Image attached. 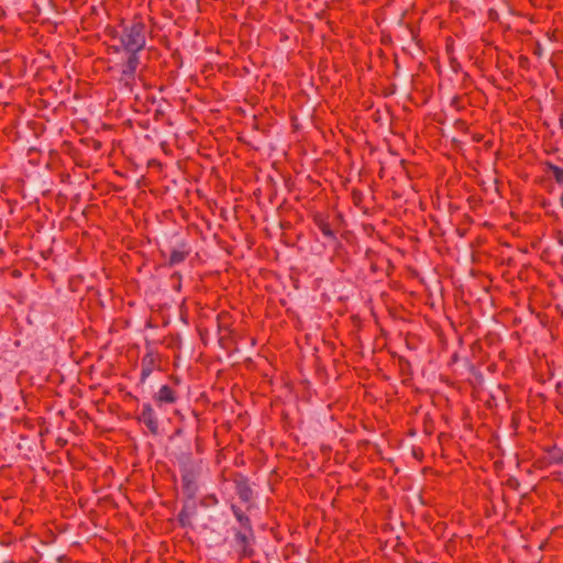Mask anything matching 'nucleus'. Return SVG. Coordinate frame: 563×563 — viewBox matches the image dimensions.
<instances>
[{
	"label": "nucleus",
	"mask_w": 563,
	"mask_h": 563,
	"mask_svg": "<svg viewBox=\"0 0 563 563\" xmlns=\"http://www.w3.org/2000/svg\"><path fill=\"white\" fill-rule=\"evenodd\" d=\"M154 400L158 405L168 404L173 405L177 401L178 396L175 389L168 385H163L158 391L154 395Z\"/></svg>",
	"instance_id": "obj_9"
},
{
	"label": "nucleus",
	"mask_w": 563,
	"mask_h": 563,
	"mask_svg": "<svg viewBox=\"0 0 563 563\" xmlns=\"http://www.w3.org/2000/svg\"><path fill=\"white\" fill-rule=\"evenodd\" d=\"M110 36L118 44L112 45L114 53L140 54L146 44V25L141 19L131 22H121L118 27L111 30Z\"/></svg>",
	"instance_id": "obj_1"
},
{
	"label": "nucleus",
	"mask_w": 563,
	"mask_h": 563,
	"mask_svg": "<svg viewBox=\"0 0 563 563\" xmlns=\"http://www.w3.org/2000/svg\"><path fill=\"white\" fill-rule=\"evenodd\" d=\"M157 363V355L153 352H147L142 358L141 369V382L144 383L146 378L152 374Z\"/></svg>",
	"instance_id": "obj_10"
},
{
	"label": "nucleus",
	"mask_w": 563,
	"mask_h": 563,
	"mask_svg": "<svg viewBox=\"0 0 563 563\" xmlns=\"http://www.w3.org/2000/svg\"><path fill=\"white\" fill-rule=\"evenodd\" d=\"M197 514V504L195 499H188L184 501L183 508L177 516V521L181 528H192V518Z\"/></svg>",
	"instance_id": "obj_6"
},
{
	"label": "nucleus",
	"mask_w": 563,
	"mask_h": 563,
	"mask_svg": "<svg viewBox=\"0 0 563 563\" xmlns=\"http://www.w3.org/2000/svg\"><path fill=\"white\" fill-rule=\"evenodd\" d=\"M183 493L188 499H195L198 493L197 473L194 468H185L181 473Z\"/></svg>",
	"instance_id": "obj_4"
},
{
	"label": "nucleus",
	"mask_w": 563,
	"mask_h": 563,
	"mask_svg": "<svg viewBox=\"0 0 563 563\" xmlns=\"http://www.w3.org/2000/svg\"><path fill=\"white\" fill-rule=\"evenodd\" d=\"M233 549L240 560L254 555L255 534L253 528H232Z\"/></svg>",
	"instance_id": "obj_2"
},
{
	"label": "nucleus",
	"mask_w": 563,
	"mask_h": 563,
	"mask_svg": "<svg viewBox=\"0 0 563 563\" xmlns=\"http://www.w3.org/2000/svg\"><path fill=\"white\" fill-rule=\"evenodd\" d=\"M544 170L550 174L559 185H563V168L556 166L552 162H544Z\"/></svg>",
	"instance_id": "obj_13"
},
{
	"label": "nucleus",
	"mask_w": 563,
	"mask_h": 563,
	"mask_svg": "<svg viewBox=\"0 0 563 563\" xmlns=\"http://www.w3.org/2000/svg\"><path fill=\"white\" fill-rule=\"evenodd\" d=\"M219 500L214 494H209L200 499V505L205 508H210L218 505Z\"/></svg>",
	"instance_id": "obj_14"
},
{
	"label": "nucleus",
	"mask_w": 563,
	"mask_h": 563,
	"mask_svg": "<svg viewBox=\"0 0 563 563\" xmlns=\"http://www.w3.org/2000/svg\"><path fill=\"white\" fill-rule=\"evenodd\" d=\"M231 510L236 521L240 523L239 528H253L250 517L239 506L232 504Z\"/></svg>",
	"instance_id": "obj_12"
},
{
	"label": "nucleus",
	"mask_w": 563,
	"mask_h": 563,
	"mask_svg": "<svg viewBox=\"0 0 563 563\" xmlns=\"http://www.w3.org/2000/svg\"><path fill=\"white\" fill-rule=\"evenodd\" d=\"M141 64L140 54L126 53V58L120 64L119 82L132 91L135 84L136 71Z\"/></svg>",
	"instance_id": "obj_3"
},
{
	"label": "nucleus",
	"mask_w": 563,
	"mask_h": 563,
	"mask_svg": "<svg viewBox=\"0 0 563 563\" xmlns=\"http://www.w3.org/2000/svg\"><path fill=\"white\" fill-rule=\"evenodd\" d=\"M139 421L144 423L153 435L159 432L158 420L151 404L145 402L142 405V410L137 417Z\"/></svg>",
	"instance_id": "obj_5"
},
{
	"label": "nucleus",
	"mask_w": 563,
	"mask_h": 563,
	"mask_svg": "<svg viewBox=\"0 0 563 563\" xmlns=\"http://www.w3.org/2000/svg\"><path fill=\"white\" fill-rule=\"evenodd\" d=\"M364 199V195L361 190L358 189H353L352 190V200H353V203L356 206V207H360L362 201Z\"/></svg>",
	"instance_id": "obj_15"
},
{
	"label": "nucleus",
	"mask_w": 563,
	"mask_h": 563,
	"mask_svg": "<svg viewBox=\"0 0 563 563\" xmlns=\"http://www.w3.org/2000/svg\"><path fill=\"white\" fill-rule=\"evenodd\" d=\"M235 493L239 496L240 500L250 504L253 499V489L249 484V479L243 475H238L233 479Z\"/></svg>",
	"instance_id": "obj_8"
},
{
	"label": "nucleus",
	"mask_w": 563,
	"mask_h": 563,
	"mask_svg": "<svg viewBox=\"0 0 563 563\" xmlns=\"http://www.w3.org/2000/svg\"><path fill=\"white\" fill-rule=\"evenodd\" d=\"M190 252H191V249H190L189 244L186 241H179L176 243L175 246H173L170 249L169 256H168L166 264L170 267L178 265V264L185 262V260L188 257Z\"/></svg>",
	"instance_id": "obj_7"
},
{
	"label": "nucleus",
	"mask_w": 563,
	"mask_h": 563,
	"mask_svg": "<svg viewBox=\"0 0 563 563\" xmlns=\"http://www.w3.org/2000/svg\"><path fill=\"white\" fill-rule=\"evenodd\" d=\"M174 277H176L178 280H180V278H181V276H180V274H179V273H175V274L173 275V278H174Z\"/></svg>",
	"instance_id": "obj_17"
},
{
	"label": "nucleus",
	"mask_w": 563,
	"mask_h": 563,
	"mask_svg": "<svg viewBox=\"0 0 563 563\" xmlns=\"http://www.w3.org/2000/svg\"><path fill=\"white\" fill-rule=\"evenodd\" d=\"M313 222L327 239H329L331 241L336 240L335 232L332 230L330 223L327 221V219L323 216L316 214L313 217Z\"/></svg>",
	"instance_id": "obj_11"
},
{
	"label": "nucleus",
	"mask_w": 563,
	"mask_h": 563,
	"mask_svg": "<svg viewBox=\"0 0 563 563\" xmlns=\"http://www.w3.org/2000/svg\"><path fill=\"white\" fill-rule=\"evenodd\" d=\"M559 123L560 128L563 129V112L560 114Z\"/></svg>",
	"instance_id": "obj_16"
}]
</instances>
